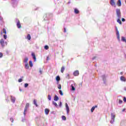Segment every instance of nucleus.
Masks as SVG:
<instances>
[{"mask_svg": "<svg viewBox=\"0 0 126 126\" xmlns=\"http://www.w3.org/2000/svg\"><path fill=\"white\" fill-rule=\"evenodd\" d=\"M116 15L118 18H122V13L121 12V9L119 8H117L116 9Z\"/></svg>", "mask_w": 126, "mask_h": 126, "instance_id": "nucleus-1", "label": "nucleus"}, {"mask_svg": "<svg viewBox=\"0 0 126 126\" xmlns=\"http://www.w3.org/2000/svg\"><path fill=\"white\" fill-rule=\"evenodd\" d=\"M115 30L116 32L117 38L118 41L120 42V41H121V39L120 38V32H119V30H118V28H117V27H115Z\"/></svg>", "mask_w": 126, "mask_h": 126, "instance_id": "nucleus-2", "label": "nucleus"}, {"mask_svg": "<svg viewBox=\"0 0 126 126\" xmlns=\"http://www.w3.org/2000/svg\"><path fill=\"white\" fill-rule=\"evenodd\" d=\"M11 3L13 7H16V6H17V4L18 3V1H17V0H12Z\"/></svg>", "mask_w": 126, "mask_h": 126, "instance_id": "nucleus-3", "label": "nucleus"}, {"mask_svg": "<svg viewBox=\"0 0 126 126\" xmlns=\"http://www.w3.org/2000/svg\"><path fill=\"white\" fill-rule=\"evenodd\" d=\"M30 106V104L29 103H27L26 104V106H25V108L24 110V117H25V116H26V112H27V109H28V108H29Z\"/></svg>", "mask_w": 126, "mask_h": 126, "instance_id": "nucleus-4", "label": "nucleus"}, {"mask_svg": "<svg viewBox=\"0 0 126 126\" xmlns=\"http://www.w3.org/2000/svg\"><path fill=\"white\" fill-rule=\"evenodd\" d=\"M0 44L1 45V47L2 48H4V47H5V42H4V40H3V38H2L0 39Z\"/></svg>", "mask_w": 126, "mask_h": 126, "instance_id": "nucleus-5", "label": "nucleus"}, {"mask_svg": "<svg viewBox=\"0 0 126 126\" xmlns=\"http://www.w3.org/2000/svg\"><path fill=\"white\" fill-rule=\"evenodd\" d=\"M10 100L12 103H13V104H14V103H15V100H16V98H15V97L12 95H10Z\"/></svg>", "mask_w": 126, "mask_h": 126, "instance_id": "nucleus-6", "label": "nucleus"}, {"mask_svg": "<svg viewBox=\"0 0 126 126\" xmlns=\"http://www.w3.org/2000/svg\"><path fill=\"white\" fill-rule=\"evenodd\" d=\"M65 108H66V111L67 113V115H68L69 114V107L68 106V104L67 103H65Z\"/></svg>", "mask_w": 126, "mask_h": 126, "instance_id": "nucleus-7", "label": "nucleus"}, {"mask_svg": "<svg viewBox=\"0 0 126 126\" xmlns=\"http://www.w3.org/2000/svg\"><path fill=\"white\" fill-rule=\"evenodd\" d=\"M16 21L17 22V28H21V24H20V21H19L17 19H16Z\"/></svg>", "mask_w": 126, "mask_h": 126, "instance_id": "nucleus-8", "label": "nucleus"}, {"mask_svg": "<svg viewBox=\"0 0 126 126\" xmlns=\"http://www.w3.org/2000/svg\"><path fill=\"white\" fill-rule=\"evenodd\" d=\"M110 4L112 6H114V7H116L117 5H116V3L115 2V1L114 0H110Z\"/></svg>", "mask_w": 126, "mask_h": 126, "instance_id": "nucleus-9", "label": "nucleus"}, {"mask_svg": "<svg viewBox=\"0 0 126 126\" xmlns=\"http://www.w3.org/2000/svg\"><path fill=\"white\" fill-rule=\"evenodd\" d=\"M73 75L74 76H78L79 75V71L76 70L73 72Z\"/></svg>", "mask_w": 126, "mask_h": 126, "instance_id": "nucleus-10", "label": "nucleus"}, {"mask_svg": "<svg viewBox=\"0 0 126 126\" xmlns=\"http://www.w3.org/2000/svg\"><path fill=\"white\" fill-rule=\"evenodd\" d=\"M101 77L102 78L104 84H106V76L105 75H103L101 76Z\"/></svg>", "mask_w": 126, "mask_h": 126, "instance_id": "nucleus-11", "label": "nucleus"}, {"mask_svg": "<svg viewBox=\"0 0 126 126\" xmlns=\"http://www.w3.org/2000/svg\"><path fill=\"white\" fill-rule=\"evenodd\" d=\"M32 59L34 60V62L36 61V55H35V53H32Z\"/></svg>", "mask_w": 126, "mask_h": 126, "instance_id": "nucleus-12", "label": "nucleus"}, {"mask_svg": "<svg viewBox=\"0 0 126 126\" xmlns=\"http://www.w3.org/2000/svg\"><path fill=\"white\" fill-rule=\"evenodd\" d=\"M95 108H98V106L95 105L94 106H93V107L91 108V112L92 113H93V112H94V111Z\"/></svg>", "mask_w": 126, "mask_h": 126, "instance_id": "nucleus-13", "label": "nucleus"}, {"mask_svg": "<svg viewBox=\"0 0 126 126\" xmlns=\"http://www.w3.org/2000/svg\"><path fill=\"white\" fill-rule=\"evenodd\" d=\"M70 88H71V91H75V88L74 87V85L73 84L71 85Z\"/></svg>", "mask_w": 126, "mask_h": 126, "instance_id": "nucleus-14", "label": "nucleus"}, {"mask_svg": "<svg viewBox=\"0 0 126 126\" xmlns=\"http://www.w3.org/2000/svg\"><path fill=\"white\" fill-rule=\"evenodd\" d=\"M46 115H49V113H50V110L48 108H46L44 110Z\"/></svg>", "mask_w": 126, "mask_h": 126, "instance_id": "nucleus-15", "label": "nucleus"}, {"mask_svg": "<svg viewBox=\"0 0 126 126\" xmlns=\"http://www.w3.org/2000/svg\"><path fill=\"white\" fill-rule=\"evenodd\" d=\"M29 60V59L28 58V57L25 58V59L24 60V63H28Z\"/></svg>", "mask_w": 126, "mask_h": 126, "instance_id": "nucleus-16", "label": "nucleus"}, {"mask_svg": "<svg viewBox=\"0 0 126 126\" xmlns=\"http://www.w3.org/2000/svg\"><path fill=\"white\" fill-rule=\"evenodd\" d=\"M120 80H121V81H124V82H126V78L123 76L121 77Z\"/></svg>", "mask_w": 126, "mask_h": 126, "instance_id": "nucleus-17", "label": "nucleus"}, {"mask_svg": "<svg viewBox=\"0 0 126 126\" xmlns=\"http://www.w3.org/2000/svg\"><path fill=\"white\" fill-rule=\"evenodd\" d=\"M117 5L118 6H122V1L121 0H118L117 1Z\"/></svg>", "mask_w": 126, "mask_h": 126, "instance_id": "nucleus-18", "label": "nucleus"}, {"mask_svg": "<svg viewBox=\"0 0 126 126\" xmlns=\"http://www.w3.org/2000/svg\"><path fill=\"white\" fill-rule=\"evenodd\" d=\"M25 67L26 69H29V64H28V63H26L25 64Z\"/></svg>", "mask_w": 126, "mask_h": 126, "instance_id": "nucleus-19", "label": "nucleus"}, {"mask_svg": "<svg viewBox=\"0 0 126 126\" xmlns=\"http://www.w3.org/2000/svg\"><path fill=\"white\" fill-rule=\"evenodd\" d=\"M54 101H58L59 100V96L57 95V94H55L54 96Z\"/></svg>", "mask_w": 126, "mask_h": 126, "instance_id": "nucleus-20", "label": "nucleus"}, {"mask_svg": "<svg viewBox=\"0 0 126 126\" xmlns=\"http://www.w3.org/2000/svg\"><path fill=\"white\" fill-rule=\"evenodd\" d=\"M111 120H115V118H116V115H115L113 113H111Z\"/></svg>", "mask_w": 126, "mask_h": 126, "instance_id": "nucleus-21", "label": "nucleus"}, {"mask_svg": "<svg viewBox=\"0 0 126 126\" xmlns=\"http://www.w3.org/2000/svg\"><path fill=\"white\" fill-rule=\"evenodd\" d=\"M121 18H118L117 19V22L118 23H119V24L122 25V21H121Z\"/></svg>", "mask_w": 126, "mask_h": 126, "instance_id": "nucleus-22", "label": "nucleus"}, {"mask_svg": "<svg viewBox=\"0 0 126 126\" xmlns=\"http://www.w3.org/2000/svg\"><path fill=\"white\" fill-rule=\"evenodd\" d=\"M74 12L76 14H78V13H79V10H78V9H77V8H75Z\"/></svg>", "mask_w": 126, "mask_h": 126, "instance_id": "nucleus-23", "label": "nucleus"}, {"mask_svg": "<svg viewBox=\"0 0 126 126\" xmlns=\"http://www.w3.org/2000/svg\"><path fill=\"white\" fill-rule=\"evenodd\" d=\"M60 80H61V77H60V76H57L56 77V81H57V82H59Z\"/></svg>", "mask_w": 126, "mask_h": 126, "instance_id": "nucleus-24", "label": "nucleus"}, {"mask_svg": "<svg viewBox=\"0 0 126 126\" xmlns=\"http://www.w3.org/2000/svg\"><path fill=\"white\" fill-rule=\"evenodd\" d=\"M33 104L36 107H38V104H37V101H36V99L33 100Z\"/></svg>", "mask_w": 126, "mask_h": 126, "instance_id": "nucleus-25", "label": "nucleus"}, {"mask_svg": "<svg viewBox=\"0 0 126 126\" xmlns=\"http://www.w3.org/2000/svg\"><path fill=\"white\" fill-rule=\"evenodd\" d=\"M27 38L28 40H31V35H30V34H28L27 35Z\"/></svg>", "mask_w": 126, "mask_h": 126, "instance_id": "nucleus-26", "label": "nucleus"}, {"mask_svg": "<svg viewBox=\"0 0 126 126\" xmlns=\"http://www.w3.org/2000/svg\"><path fill=\"white\" fill-rule=\"evenodd\" d=\"M63 71H64V66H63L61 68L62 73H63Z\"/></svg>", "mask_w": 126, "mask_h": 126, "instance_id": "nucleus-27", "label": "nucleus"}, {"mask_svg": "<svg viewBox=\"0 0 126 126\" xmlns=\"http://www.w3.org/2000/svg\"><path fill=\"white\" fill-rule=\"evenodd\" d=\"M29 65L31 67H32V66H33V63H32V61H30Z\"/></svg>", "mask_w": 126, "mask_h": 126, "instance_id": "nucleus-28", "label": "nucleus"}, {"mask_svg": "<svg viewBox=\"0 0 126 126\" xmlns=\"http://www.w3.org/2000/svg\"><path fill=\"white\" fill-rule=\"evenodd\" d=\"M52 104H53V105H54V106H56V107H58V104L56 103V102L53 101Z\"/></svg>", "mask_w": 126, "mask_h": 126, "instance_id": "nucleus-29", "label": "nucleus"}, {"mask_svg": "<svg viewBox=\"0 0 126 126\" xmlns=\"http://www.w3.org/2000/svg\"><path fill=\"white\" fill-rule=\"evenodd\" d=\"M24 77L23 76H22L21 77V78H20L19 80H18V82H22V81H23V80H22V78H24Z\"/></svg>", "mask_w": 126, "mask_h": 126, "instance_id": "nucleus-30", "label": "nucleus"}, {"mask_svg": "<svg viewBox=\"0 0 126 126\" xmlns=\"http://www.w3.org/2000/svg\"><path fill=\"white\" fill-rule=\"evenodd\" d=\"M48 99L49 101H51V100H52V96H51V95L48 94Z\"/></svg>", "mask_w": 126, "mask_h": 126, "instance_id": "nucleus-31", "label": "nucleus"}, {"mask_svg": "<svg viewBox=\"0 0 126 126\" xmlns=\"http://www.w3.org/2000/svg\"><path fill=\"white\" fill-rule=\"evenodd\" d=\"M62 120L63 121H66V117H65V116H62Z\"/></svg>", "mask_w": 126, "mask_h": 126, "instance_id": "nucleus-32", "label": "nucleus"}, {"mask_svg": "<svg viewBox=\"0 0 126 126\" xmlns=\"http://www.w3.org/2000/svg\"><path fill=\"white\" fill-rule=\"evenodd\" d=\"M59 94L61 96H63V91L62 90H59Z\"/></svg>", "mask_w": 126, "mask_h": 126, "instance_id": "nucleus-33", "label": "nucleus"}, {"mask_svg": "<svg viewBox=\"0 0 126 126\" xmlns=\"http://www.w3.org/2000/svg\"><path fill=\"white\" fill-rule=\"evenodd\" d=\"M2 32L4 34H6V30H5V29L3 28L2 30Z\"/></svg>", "mask_w": 126, "mask_h": 126, "instance_id": "nucleus-34", "label": "nucleus"}, {"mask_svg": "<svg viewBox=\"0 0 126 126\" xmlns=\"http://www.w3.org/2000/svg\"><path fill=\"white\" fill-rule=\"evenodd\" d=\"M3 37L5 40H6V39H7V35L6 34H4L3 35Z\"/></svg>", "mask_w": 126, "mask_h": 126, "instance_id": "nucleus-35", "label": "nucleus"}, {"mask_svg": "<svg viewBox=\"0 0 126 126\" xmlns=\"http://www.w3.org/2000/svg\"><path fill=\"white\" fill-rule=\"evenodd\" d=\"M62 105H63V102H62V101H60L59 104V107H60V108H62Z\"/></svg>", "mask_w": 126, "mask_h": 126, "instance_id": "nucleus-36", "label": "nucleus"}, {"mask_svg": "<svg viewBox=\"0 0 126 126\" xmlns=\"http://www.w3.org/2000/svg\"><path fill=\"white\" fill-rule=\"evenodd\" d=\"M44 49H45V50H49V46H48V45H45V46H44Z\"/></svg>", "mask_w": 126, "mask_h": 126, "instance_id": "nucleus-37", "label": "nucleus"}, {"mask_svg": "<svg viewBox=\"0 0 126 126\" xmlns=\"http://www.w3.org/2000/svg\"><path fill=\"white\" fill-rule=\"evenodd\" d=\"M114 123H115V119H111V120L110 121V124H114Z\"/></svg>", "mask_w": 126, "mask_h": 126, "instance_id": "nucleus-38", "label": "nucleus"}, {"mask_svg": "<svg viewBox=\"0 0 126 126\" xmlns=\"http://www.w3.org/2000/svg\"><path fill=\"white\" fill-rule=\"evenodd\" d=\"M29 86V84H28V83H25V88H27V87H28Z\"/></svg>", "mask_w": 126, "mask_h": 126, "instance_id": "nucleus-39", "label": "nucleus"}, {"mask_svg": "<svg viewBox=\"0 0 126 126\" xmlns=\"http://www.w3.org/2000/svg\"><path fill=\"white\" fill-rule=\"evenodd\" d=\"M58 89H62V85L61 84H59L58 86Z\"/></svg>", "mask_w": 126, "mask_h": 126, "instance_id": "nucleus-40", "label": "nucleus"}, {"mask_svg": "<svg viewBox=\"0 0 126 126\" xmlns=\"http://www.w3.org/2000/svg\"><path fill=\"white\" fill-rule=\"evenodd\" d=\"M3 56V55L2 53L0 52V58H2Z\"/></svg>", "mask_w": 126, "mask_h": 126, "instance_id": "nucleus-41", "label": "nucleus"}, {"mask_svg": "<svg viewBox=\"0 0 126 126\" xmlns=\"http://www.w3.org/2000/svg\"><path fill=\"white\" fill-rule=\"evenodd\" d=\"M39 73L40 74H42V69L41 68H39Z\"/></svg>", "mask_w": 126, "mask_h": 126, "instance_id": "nucleus-42", "label": "nucleus"}, {"mask_svg": "<svg viewBox=\"0 0 126 126\" xmlns=\"http://www.w3.org/2000/svg\"><path fill=\"white\" fill-rule=\"evenodd\" d=\"M66 78H67L68 79H69V74H67L66 76Z\"/></svg>", "mask_w": 126, "mask_h": 126, "instance_id": "nucleus-43", "label": "nucleus"}, {"mask_svg": "<svg viewBox=\"0 0 126 126\" xmlns=\"http://www.w3.org/2000/svg\"><path fill=\"white\" fill-rule=\"evenodd\" d=\"M119 104H122L123 103V100L119 99Z\"/></svg>", "mask_w": 126, "mask_h": 126, "instance_id": "nucleus-44", "label": "nucleus"}, {"mask_svg": "<svg viewBox=\"0 0 126 126\" xmlns=\"http://www.w3.org/2000/svg\"><path fill=\"white\" fill-rule=\"evenodd\" d=\"M122 21L123 22H125V21H126V19L123 18L122 19Z\"/></svg>", "mask_w": 126, "mask_h": 126, "instance_id": "nucleus-45", "label": "nucleus"}, {"mask_svg": "<svg viewBox=\"0 0 126 126\" xmlns=\"http://www.w3.org/2000/svg\"><path fill=\"white\" fill-rule=\"evenodd\" d=\"M6 54L7 55H8V54H9V51L8 50H7V51H6Z\"/></svg>", "mask_w": 126, "mask_h": 126, "instance_id": "nucleus-46", "label": "nucleus"}, {"mask_svg": "<svg viewBox=\"0 0 126 126\" xmlns=\"http://www.w3.org/2000/svg\"><path fill=\"white\" fill-rule=\"evenodd\" d=\"M10 121H11V122L12 123H13V118H10Z\"/></svg>", "mask_w": 126, "mask_h": 126, "instance_id": "nucleus-47", "label": "nucleus"}, {"mask_svg": "<svg viewBox=\"0 0 126 126\" xmlns=\"http://www.w3.org/2000/svg\"><path fill=\"white\" fill-rule=\"evenodd\" d=\"M8 99V97H7V99H6V101H7V103H8V102H9V99Z\"/></svg>", "mask_w": 126, "mask_h": 126, "instance_id": "nucleus-48", "label": "nucleus"}, {"mask_svg": "<svg viewBox=\"0 0 126 126\" xmlns=\"http://www.w3.org/2000/svg\"><path fill=\"white\" fill-rule=\"evenodd\" d=\"M124 101L126 102V97H124Z\"/></svg>", "mask_w": 126, "mask_h": 126, "instance_id": "nucleus-49", "label": "nucleus"}, {"mask_svg": "<svg viewBox=\"0 0 126 126\" xmlns=\"http://www.w3.org/2000/svg\"><path fill=\"white\" fill-rule=\"evenodd\" d=\"M66 32V29L65 28H64V32L65 33Z\"/></svg>", "mask_w": 126, "mask_h": 126, "instance_id": "nucleus-50", "label": "nucleus"}, {"mask_svg": "<svg viewBox=\"0 0 126 126\" xmlns=\"http://www.w3.org/2000/svg\"><path fill=\"white\" fill-rule=\"evenodd\" d=\"M95 59H96V57H94V58H93L92 60L94 61V60H95Z\"/></svg>", "mask_w": 126, "mask_h": 126, "instance_id": "nucleus-51", "label": "nucleus"}, {"mask_svg": "<svg viewBox=\"0 0 126 126\" xmlns=\"http://www.w3.org/2000/svg\"><path fill=\"white\" fill-rule=\"evenodd\" d=\"M2 19H3L2 17H0V21H2Z\"/></svg>", "mask_w": 126, "mask_h": 126, "instance_id": "nucleus-52", "label": "nucleus"}, {"mask_svg": "<svg viewBox=\"0 0 126 126\" xmlns=\"http://www.w3.org/2000/svg\"><path fill=\"white\" fill-rule=\"evenodd\" d=\"M50 59H49V57H47L46 61H49Z\"/></svg>", "mask_w": 126, "mask_h": 126, "instance_id": "nucleus-53", "label": "nucleus"}, {"mask_svg": "<svg viewBox=\"0 0 126 126\" xmlns=\"http://www.w3.org/2000/svg\"><path fill=\"white\" fill-rule=\"evenodd\" d=\"M5 45H6V46H7V42H5Z\"/></svg>", "mask_w": 126, "mask_h": 126, "instance_id": "nucleus-54", "label": "nucleus"}, {"mask_svg": "<svg viewBox=\"0 0 126 126\" xmlns=\"http://www.w3.org/2000/svg\"><path fill=\"white\" fill-rule=\"evenodd\" d=\"M125 111H126V108H124V109L122 110V112H125Z\"/></svg>", "mask_w": 126, "mask_h": 126, "instance_id": "nucleus-55", "label": "nucleus"}, {"mask_svg": "<svg viewBox=\"0 0 126 126\" xmlns=\"http://www.w3.org/2000/svg\"><path fill=\"white\" fill-rule=\"evenodd\" d=\"M22 122H25V119H22Z\"/></svg>", "mask_w": 126, "mask_h": 126, "instance_id": "nucleus-56", "label": "nucleus"}, {"mask_svg": "<svg viewBox=\"0 0 126 126\" xmlns=\"http://www.w3.org/2000/svg\"><path fill=\"white\" fill-rule=\"evenodd\" d=\"M124 90L125 91H126V87H124Z\"/></svg>", "mask_w": 126, "mask_h": 126, "instance_id": "nucleus-57", "label": "nucleus"}, {"mask_svg": "<svg viewBox=\"0 0 126 126\" xmlns=\"http://www.w3.org/2000/svg\"><path fill=\"white\" fill-rule=\"evenodd\" d=\"M120 74H121V75H123V73L122 72H121L120 73Z\"/></svg>", "mask_w": 126, "mask_h": 126, "instance_id": "nucleus-58", "label": "nucleus"}, {"mask_svg": "<svg viewBox=\"0 0 126 126\" xmlns=\"http://www.w3.org/2000/svg\"><path fill=\"white\" fill-rule=\"evenodd\" d=\"M19 91H20V92H21L22 91V90H21V89H19Z\"/></svg>", "mask_w": 126, "mask_h": 126, "instance_id": "nucleus-59", "label": "nucleus"}, {"mask_svg": "<svg viewBox=\"0 0 126 126\" xmlns=\"http://www.w3.org/2000/svg\"><path fill=\"white\" fill-rule=\"evenodd\" d=\"M44 20H47V19H46V18H45Z\"/></svg>", "mask_w": 126, "mask_h": 126, "instance_id": "nucleus-60", "label": "nucleus"}, {"mask_svg": "<svg viewBox=\"0 0 126 126\" xmlns=\"http://www.w3.org/2000/svg\"><path fill=\"white\" fill-rule=\"evenodd\" d=\"M68 3H69V4L70 3V2H68Z\"/></svg>", "mask_w": 126, "mask_h": 126, "instance_id": "nucleus-61", "label": "nucleus"}, {"mask_svg": "<svg viewBox=\"0 0 126 126\" xmlns=\"http://www.w3.org/2000/svg\"><path fill=\"white\" fill-rule=\"evenodd\" d=\"M74 85H75V84H74Z\"/></svg>", "mask_w": 126, "mask_h": 126, "instance_id": "nucleus-62", "label": "nucleus"}]
</instances>
